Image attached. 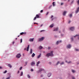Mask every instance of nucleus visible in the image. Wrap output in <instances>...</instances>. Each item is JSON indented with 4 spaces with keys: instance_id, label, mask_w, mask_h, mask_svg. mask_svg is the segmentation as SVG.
Wrapping results in <instances>:
<instances>
[{
    "instance_id": "obj_1",
    "label": "nucleus",
    "mask_w": 79,
    "mask_h": 79,
    "mask_svg": "<svg viewBox=\"0 0 79 79\" xmlns=\"http://www.w3.org/2000/svg\"><path fill=\"white\" fill-rule=\"evenodd\" d=\"M53 51H51L50 53H48L46 54V56L47 57H49V56H53Z\"/></svg>"
},
{
    "instance_id": "obj_2",
    "label": "nucleus",
    "mask_w": 79,
    "mask_h": 79,
    "mask_svg": "<svg viewBox=\"0 0 79 79\" xmlns=\"http://www.w3.org/2000/svg\"><path fill=\"white\" fill-rule=\"evenodd\" d=\"M40 18V16H39V15L37 14L36 15V17H35L34 19H33V20L34 21H35V19H36V18Z\"/></svg>"
},
{
    "instance_id": "obj_3",
    "label": "nucleus",
    "mask_w": 79,
    "mask_h": 79,
    "mask_svg": "<svg viewBox=\"0 0 79 79\" xmlns=\"http://www.w3.org/2000/svg\"><path fill=\"white\" fill-rule=\"evenodd\" d=\"M44 39L45 38L44 37H42L40 38H39L38 41H39V42H41V41H43Z\"/></svg>"
},
{
    "instance_id": "obj_4",
    "label": "nucleus",
    "mask_w": 79,
    "mask_h": 79,
    "mask_svg": "<svg viewBox=\"0 0 79 79\" xmlns=\"http://www.w3.org/2000/svg\"><path fill=\"white\" fill-rule=\"evenodd\" d=\"M21 56V55L20 54H18L16 56V58H19Z\"/></svg>"
},
{
    "instance_id": "obj_5",
    "label": "nucleus",
    "mask_w": 79,
    "mask_h": 79,
    "mask_svg": "<svg viewBox=\"0 0 79 79\" xmlns=\"http://www.w3.org/2000/svg\"><path fill=\"white\" fill-rule=\"evenodd\" d=\"M34 38H30L29 39V41L30 42H33L34 41Z\"/></svg>"
},
{
    "instance_id": "obj_6",
    "label": "nucleus",
    "mask_w": 79,
    "mask_h": 79,
    "mask_svg": "<svg viewBox=\"0 0 79 79\" xmlns=\"http://www.w3.org/2000/svg\"><path fill=\"white\" fill-rule=\"evenodd\" d=\"M70 29L71 30V31H73L74 30V27H71L70 28Z\"/></svg>"
},
{
    "instance_id": "obj_7",
    "label": "nucleus",
    "mask_w": 79,
    "mask_h": 79,
    "mask_svg": "<svg viewBox=\"0 0 79 79\" xmlns=\"http://www.w3.org/2000/svg\"><path fill=\"white\" fill-rule=\"evenodd\" d=\"M29 45H28L27 48V49H26L27 51L28 52V51H29Z\"/></svg>"
},
{
    "instance_id": "obj_8",
    "label": "nucleus",
    "mask_w": 79,
    "mask_h": 79,
    "mask_svg": "<svg viewBox=\"0 0 79 79\" xmlns=\"http://www.w3.org/2000/svg\"><path fill=\"white\" fill-rule=\"evenodd\" d=\"M41 56V53H40L39 55L37 57V58L39 59Z\"/></svg>"
},
{
    "instance_id": "obj_9",
    "label": "nucleus",
    "mask_w": 79,
    "mask_h": 79,
    "mask_svg": "<svg viewBox=\"0 0 79 79\" xmlns=\"http://www.w3.org/2000/svg\"><path fill=\"white\" fill-rule=\"evenodd\" d=\"M40 63V61H38L36 64V66H39V64Z\"/></svg>"
},
{
    "instance_id": "obj_10",
    "label": "nucleus",
    "mask_w": 79,
    "mask_h": 79,
    "mask_svg": "<svg viewBox=\"0 0 79 79\" xmlns=\"http://www.w3.org/2000/svg\"><path fill=\"white\" fill-rule=\"evenodd\" d=\"M79 11V7L78 8L77 10L75 11L76 13H77Z\"/></svg>"
},
{
    "instance_id": "obj_11",
    "label": "nucleus",
    "mask_w": 79,
    "mask_h": 79,
    "mask_svg": "<svg viewBox=\"0 0 79 79\" xmlns=\"http://www.w3.org/2000/svg\"><path fill=\"white\" fill-rule=\"evenodd\" d=\"M35 64V62H32L31 63V66H33V65H34Z\"/></svg>"
},
{
    "instance_id": "obj_12",
    "label": "nucleus",
    "mask_w": 79,
    "mask_h": 79,
    "mask_svg": "<svg viewBox=\"0 0 79 79\" xmlns=\"http://www.w3.org/2000/svg\"><path fill=\"white\" fill-rule=\"evenodd\" d=\"M66 13H67V11H64V12H63V15H64V16H65V15H66Z\"/></svg>"
},
{
    "instance_id": "obj_13",
    "label": "nucleus",
    "mask_w": 79,
    "mask_h": 79,
    "mask_svg": "<svg viewBox=\"0 0 79 79\" xmlns=\"http://www.w3.org/2000/svg\"><path fill=\"white\" fill-rule=\"evenodd\" d=\"M71 47V46L70 44H69L67 46V48H70Z\"/></svg>"
},
{
    "instance_id": "obj_14",
    "label": "nucleus",
    "mask_w": 79,
    "mask_h": 79,
    "mask_svg": "<svg viewBox=\"0 0 79 79\" xmlns=\"http://www.w3.org/2000/svg\"><path fill=\"white\" fill-rule=\"evenodd\" d=\"M51 74L50 73H49L48 74V76L49 77H50V76H51Z\"/></svg>"
},
{
    "instance_id": "obj_15",
    "label": "nucleus",
    "mask_w": 79,
    "mask_h": 79,
    "mask_svg": "<svg viewBox=\"0 0 79 79\" xmlns=\"http://www.w3.org/2000/svg\"><path fill=\"white\" fill-rule=\"evenodd\" d=\"M35 55V54L34 53H33L31 55V57H34Z\"/></svg>"
},
{
    "instance_id": "obj_16",
    "label": "nucleus",
    "mask_w": 79,
    "mask_h": 79,
    "mask_svg": "<svg viewBox=\"0 0 79 79\" xmlns=\"http://www.w3.org/2000/svg\"><path fill=\"white\" fill-rule=\"evenodd\" d=\"M26 34V32L24 33V32H23L20 33V35H23V34Z\"/></svg>"
},
{
    "instance_id": "obj_17",
    "label": "nucleus",
    "mask_w": 79,
    "mask_h": 79,
    "mask_svg": "<svg viewBox=\"0 0 79 79\" xmlns=\"http://www.w3.org/2000/svg\"><path fill=\"white\" fill-rule=\"evenodd\" d=\"M44 69H39V72H40L42 71H44Z\"/></svg>"
},
{
    "instance_id": "obj_18",
    "label": "nucleus",
    "mask_w": 79,
    "mask_h": 79,
    "mask_svg": "<svg viewBox=\"0 0 79 79\" xmlns=\"http://www.w3.org/2000/svg\"><path fill=\"white\" fill-rule=\"evenodd\" d=\"M43 48V47H42L40 46L38 47V48L39 49H40H40H42Z\"/></svg>"
},
{
    "instance_id": "obj_19",
    "label": "nucleus",
    "mask_w": 79,
    "mask_h": 79,
    "mask_svg": "<svg viewBox=\"0 0 79 79\" xmlns=\"http://www.w3.org/2000/svg\"><path fill=\"white\" fill-rule=\"evenodd\" d=\"M8 66L9 67V68H10L12 67L11 65L10 64H8Z\"/></svg>"
},
{
    "instance_id": "obj_20",
    "label": "nucleus",
    "mask_w": 79,
    "mask_h": 79,
    "mask_svg": "<svg viewBox=\"0 0 79 79\" xmlns=\"http://www.w3.org/2000/svg\"><path fill=\"white\" fill-rule=\"evenodd\" d=\"M32 49H31L30 51V54H32Z\"/></svg>"
},
{
    "instance_id": "obj_21",
    "label": "nucleus",
    "mask_w": 79,
    "mask_h": 79,
    "mask_svg": "<svg viewBox=\"0 0 79 79\" xmlns=\"http://www.w3.org/2000/svg\"><path fill=\"white\" fill-rule=\"evenodd\" d=\"M77 36V37H78V38L79 40V35H76L75 36H74V37H76Z\"/></svg>"
},
{
    "instance_id": "obj_22",
    "label": "nucleus",
    "mask_w": 79,
    "mask_h": 79,
    "mask_svg": "<svg viewBox=\"0 0 79 79\" xmlns=\"http://www.w3.org/2000/svg\"><path fill=\"white\" fill-rule=\"evenodd\" d=\"M53 24H52L50 26V27H53Z\"/></svg>"
},
{
    "instance_id": "obj_23",
    "label": "nucleus",
    "mask_w": 79,
    "mask_h": 79,
    "mask_svg": "<svg viewBox=\"0 0 79 79\" xmlns=\"http://www.w3.org/2000/svg\"><path fill=\"white\" fill-rule=\"evenodd\" d=\"M23 75V72H22L20 74V76H22Z\"/></svg>"
},
{
    "instance_id": "obj_24",
    "label": "nucleus",
    "mask_w": 79,
    "mask_h": 79,
    "mask_svg": "<svg viewBox=\"0 0 79 79\" xmlns=\"http://www.w3.org/2000/svg\"><path fill=\"white\" fill-rule=\"evenodd\" d=\"M72 16H73V15H72V14H70L69 15V16L70 18H71V17H72Z\"/></svg>"
},
{
    "instance_id": "obj_25",
    "label": "nucleus",
    "mask_w": 79,
    "mask_h": 79,
    "mask_svg": "<svg viewBox=\"0 0 79 79\" xmlns=\"http://www.w3.org/2000/svg\"><path fill=\"white\" fill-rule=\"evenodd\" d=\"M52 5H53V6H55V2H53L52 3Z\"/></svg>"
},
{
    "instance_id": "obj_26",
    "label": "nucleus",
    "mask_w": 79,
    "mask_h": 79,
    "mask_svg": "<svg viewBox=\"0 0 79 79\" xmlns=\"http://www.w3.org/2000/svg\"><path fill=\"white\" fill-rule=\"evenodd\" d=\"M27 76L28 78H30V77H30L29 75H27Z\"/></svg>"
},
{
    "instance_id": "obj_27",
    "label": "nucleus",
    "mask_w": 79,
    "mask_h": 79,
    "mask_svg": "<svg viewBox=\"0 0 79 79\" xmlns=\"http://www.w3.org/2000/svg\"><path fill=\"white\" fill-rule=\"evenodd\" d=\"M59 43H60V41H57V42L56 43V44L57 45H58V44H59Z\"/></svg>"
},
{
    "instance_id": "obj_28",
    "label": "nucleus",
    "mask_w": 79,
    "mask_h": 79,
    "mask_svg": "<svg viewBox=\"0 0 79 79\" xmlns=\"http://www.w3.org/2000/svg\"><path fill=\"white\" fill-rule=\"evenodd\" d=\"M65 62H66V63H71V61H69V62H68L67 60H66L65 61Z\"/></svg>"
},
{
    "instance_id": "obj_29",
    "label": "nucleus",
    "mask_w": 79,
    "mask_h": 79,
    "mask_svg": "<svg viewBox=\"0 0 79 79\" xmlns=\"http://www.w3.org/2000/svg\"><path fill=\"white\" fill-rule=\"evenodd\" d=\"M25 64H26L24 65V66H26V65H27V62H25Z\"/></svg>"
},
{
    "instance_id": "obj_30",
    "label": "nucleus",
    "mask_w": 79,
    "mask_h": 79,
    "mask_svg": "<svg viewBox=\"0 0 79 79\" xmlns=\"http://www.w3.org/2000/svg\"><path fill=\"white\" fill-rule=\"evenodd\" d=\"M72 71L73 73H75L76 72V71H75L74 70H72Z\"/></svg>"
},
{
    "instance_id": "obj_31",
    "label": "nucleus",
    "mask_w": 79,
    "mask_h": 79,
    "mask_svg": "<svg viewBox=\"0 0 79 79\" xmlns=\"http://www.w3.org/2000/svg\"><path fill=\"white\" fill-rule=\"evenodd\" d=\"M59 63H60V61H58L57 63V64H56V65H58V64Z\"/></svg>"
},
{
    "instance_id": "obj_32",
    "label": "nucleus",
    "mask_w": 79,
    "mask_h": 79,
    "mask_svg": "<svg viewBox=\"0 0 79 79\" xmlns=\"http://www.w3.org/2000/svg\"><path fill=\"white\" fill-rule=\"evenodd\" d=\"M22 41H23V39H20V43H22Z\"/></svg>"
},
{
    "instance_id": "obj_33",
    "label": "nucleus",
    "mask_w": 79,
    "mask_h": 79,
    "mask_svg": "<svg viewBox=\"0 0 79 79\" xmlns=\"http://www.w3.org/2000/svg\"><path fill=\"white\" fill-rule=\"evenodd\" d=\"M7 72V71L5 70V72H3V73H4V74H5V73H6Z\"/></svg>"
},
{
    "instance_id": "obj_34",
    "label": "nucleus",
    "mask_w": 79,
    "mask_h": 79,
    "mask_svg": "<svg viewBox=\"0 0 79 79\" xmlns=\"http://www.w3.org/2000/svg\"><path fill=\"white\" fill-rule=\"evenodd\" d=\"M55 30H56V31H58V27L55 28Z\"/></svg>"
},
{
    "instance_id": "obj_35",
    "label": "nucleus",
    "mask_w": 79,
    "mask_h": 79,
    "mask_svg": "<svg viewBox=\"0 0 79 79\" xmlns=\"http://www.w3.org/2000/svg\"><path fill=\"white\" fill-rule=\"evenodd\" d=\"M52 5L50 6L49 7V9H50V8H51V7H52Z\"/></svg>"
},
{
    "instance_id": "obj_36",
    "label": "nucleus",
    "mask_w": 79,
    "mask_h": 79,
    "mask_svg": "<svg viewBox=\"0 0 79 79\" xmlns=\"http://www.w3.org/2000/svg\"><path fill=\"white\" fill-rule=\"evenodd\" d=\"M43 11H44L43 10H40V13H43Z\"/></svg>"
},
{
    "instance_id": "obj_37",
    "label": "nucleus",
    "mask_w": 79,
    "mask_h": 79,
    "mask_svg": "<svg viewBox=\"0 0 79 79\" xmlns=\"http://www.w3.org/2000/svg\"><path fill=\"white\" fill-rule=\"evenodd\" d=\"M77 4L79 5V0L77 1Z\"/></svg>"
},
{
    "instance_id": "obj_38",
    "label": "nucleus",
    "mask_w": 79,
    "mask_h": 79,
    "mask_svg": "<svg viewBox=\"0 0 79 79\" xmlns=\"http://www.w3.org/2000/svg\"><path fill=\"white\" fill-rule=\"evenodd\" d=\"M64 64V62H62L61 64H60L61 65L62 64Z\"/></svg>"
},
{
    "instance_id": "obj_39",
    "label": "nucleus",
    "mask_w": 79,
    "mask_h": 79,
    "mask_svg": "<svg viewBox=\"0 0 79 79\" xmlns=\"http://www.w3.org/2000/svg\"><path fill=\"white\" fill-rule=\"evenodd\" d=\"M31 71H34V70L33 69H31Z\"/></svg>"
},
{
    "instance_id": "obj_40",
    "label": "nucleus",
    "mask_w": 79,
    "mask_h": 79,
    "mask_svg": "<svg viewBox=\"0 0 79 79\" xmlns=\"http://www.w3.org/2000/svg\"><path fill=\"white\" fill-rule=\"evenodd\" d=\"M22 68H23V67H21L19 69V70H21V69H22Z\"/></svg>"
},
{
    "instance_id": "obj_41",
    "label": "nucleus",
    "mask_w": 79,
    "mask_h": 79,
    "mask_svg": "<svg viewBox=\"0 0 79 79\" xmlns=\"http://www.w3.org/2000/svg\"><path fill=\"white\" fill-rule=\"evenodd\" d=\"M10 77H8L6 78V79H10Z\"/></svg>"
},
{
    "instance_id": "obj_42",
    "label": "nucleus",
    "mask_w": 79,
    "mask_h": 79,
    "mask_svg": "<svg viewBox=\"0 0 79 79\" xmlns=\"http://www.w3.org/2000/svg\"><path fill=\"white\" fill-rule=\"evenodd\" d=\"M43 31H45V30H42L41 31H40V32H43Z\"/></svg>"
},
{
    "instance_id": "obj_43",
    "label": "nucleus",
    "mask_w": 79,
    "mask_h": 79,
    "mask_svg": "<svg viewBox=\"0 0 79 79\" xmlns=\"http://www.w3.org/2000/svg\"><path fill=\"white\" fill-rule=\"evenodd\" d=\"M71 39L72 40V41H73V38H71Z\"/></svg>"
},
{
    "instance_id": "obj_44",
    "label": "nucleus",
    "mask_w": 79,
    "mask_h": 79,
    "mask_svg": "<svg viewBox=\"0 0 79 79\" xmlns=\"http://www.w3.org/2000/svg\"><path fill=\"white\" fill-rule=\"evenodd\" d=\"M17 73V74H19V71H18Z\"/></svg>"
},
{
    "instance_id": "obj_45",
    "label": "nucleus",
    "mask_w": 79,
    "mask_h": 79,
    "mask_svg": "<svg viewBox=\"0 0 79 79\" xmlns=\"http://www.w3.org/2000/svg\"><path fill=\"white\" fill-rule=\"evenodd\" d=\"M48 14V12L46 14V15H47Z\"/></svg>"
},
{
    "instance_id": "obj_46",
    "label": "nucleus",
    "mask_w": 79,
    "mask_h": 79,
    "mask_svg": "<svg viewBox=\"0 0 79 79\" xmlns=\"http://www.w3.org/2000/svg\"><path fill=\"white\" fill-rule=\"evenodd\" d=\"M48 50H49V49H50V47H48Z\"/></svg>"
},
{
    "instance_id": "obj_47",
    "label": "nucleus",
    "mask_w": 79,
    "mask_h": 79,
    "mask_svg": "<svg viewBox=\"0 0 79 79\" xmlns=\"http://www.w3.org/2000/svg\"><path fill=\"white\" fill-rule=\"evenodd\" d=\"M75 50L76 51H79V49H76Z\"/></svg>"
},
{
    "instance_id": "obj_48",
    "label": "nucleus",
    "mask_w": 79,
    "mask_h": 79,
    "mask_svg": "<svg viewBox=\"0 0 79 79\" xmlns=\"http://www.w3.org/2000/svg\"><path fill=\"white\" fill-rule=\"evenodd\" d=\"M15 44V42L13 41L12 42V44L13 45Z\"/></svg>"
},
{
    "instance_id": "obj_49",
    "label": "nucleus",
    "mask_w": 79,
    "mask_h": 79,
    "mask_svg": "<svg viewBox=\"0 0 79 79\" xmlns=\"http://www.w3.org/2000/svg\"><path fill=\"white\" fill-rule=\"evenodd\" d=\"M64 3H61V5H63Z\"/></svg>"
},
{
    "instance_id": "obj_50",
    "label": "nucleus",
    "mask_w": 79,
    "mask_h": 79,
    "mask_svg": "<svg viewBox=\"0 0 79 79\" xmlns=\"http://www.w3.org/2000/svg\"><path fill=\"white\" fill-rule=\"evenodd\" d=\"M53 17V15H52V16L51 17V18H52Z\"/></svg>"
},
{
    "instance_id": "obj_51",
    "label": "nucleus",
    "mask_w": 79,
    "mask_h": 79,
    "mask_svg": "<svg viewBox=\"0 0 79 79\" xmlns=\"http://www.w3.org/2000/svg\"><path fill=\"white\" fill-rule=\"evenodd\" d=\"M0 69H2V67L0 66Z\"/></svg>"
},
{
    "instance_id": "obj_52",
    "label": "nucleus",
    "mask_w": 79,
    "mask_h": 79,
    "mask_svg": "<svg viewBox=\"0 0 79 79\" xmlns=\"http://www.w3.org/2000/svg\"><path fill=\"white\" fill-rule=\"evenodd\" d=\"M42 26H43V24H41V25H40V27H42Z\"/></svg>"
},
{
    "instance_id": "obj_53",
    "label": "nucleus",
    "mask_w": 79,
    "mask_h": 79,
    "mask_svg": "<svg viewBox=\"0 0 79 79\" xmlns=\"http://www.w3.org/2000/svg\"><path fill=\"white\" fill-rule=\"evenodd\" d=\"M41 77H43V75H41Z\"/></svg>"
},
{
    "instance_id": "obj_54",
    "label": "nucleus",
    "mask_w": 79,
    "mask_h": 79,
    "mask_svg": "<svg viewBox=\"0 0 79 79\" xmlns=\"http://www.w3.org/2000/svg\"><path fill=\"white\" fill-rule=\"evenodd\" d=\"M71 23V21H69V23Z\"/></svg>"
},
{
    "instance_id": "obj_55",
    "label": "nucleus",
    "mask_w": 79,
    "mask_h": 79,
    "mask_svg": "<svg viewBox=\"0 0 79 79\" xmlns=\"http://www.w3.org/2000/svg\"><path fill=\"white\" fill-rule=\"evenodd\" d=\"M23 56H24V54H23Z\"/></svg>"
},
{
    "instance_id": "obj_56",
    "label": "nucleus",
    "mask_w": 79,
    "mask_h": 79,
    "mask_svg": "<svg viewBox=\"0 0 79 79\" xmlns=\"http://www.w3.org/2000/svg\"><path fill=\"white\" fill-rule=\"evenodd\" d=\"M53 31H56V30H55V29H54V30H53Z\"/></svg>"
},
{
    "instance_id": "obj_57",
    "label": "nucleus",
    "mask_w": 79,
    "mask_h": 79,
    "mask_svg": "<svg viewBox=\"0 0 79 79\" xmlns=\"http://www.w3.org/2000/svg\"><path fill=\"white\" fill-rule=\"evenodd\" d=\"M24 50H26V48H24Z\"/></svg>"
},
{
    "instance_id": "obj_58",
    "label": "nucleus",
    "mask_w": 79,
    "mask_h": 79,
    "mask_svg": "<svg viewBox=\"0 0 79 79\" xmlns=\"http://www.w3.org/2000/svg\"><path fill=\"white\" fill-rule=\"evenodd\" d=\"M59 33H61V31H59Z\"/></svg>"
},
{
    "instance_id": "obj_59",
    "label": "nucleus",
    "mask_w": 79,
    "mask_h": 79,
    "mask_svg": "<svg viewBox=\"0 0 79 79\" xmlns=\"http://www.w3.org/2000/svg\"><path fill=\"white\" fill-rule=\"evenodd\" d=\"M59 42H61V41H59Z\"/></svg>"
},
{
    "instance_id": "obj_60",
    "label": "nucleus",
    "mask_w": 79,
    "mask_h": 79,
    "mask_svg": "<svg viewBox=\"0 0 79 79\" xmlns=\"http://www.w3.org/2000/svg\"><path fill=\"white\" fill-rule=\"evenodd\" d=\"M71 3H73V1H72Z\"/></svg>"
},
{
    "instance_id": "obj_61",
    "label": "nucleus",
    "mask_w": 79,
    "mask_h": 79,
    "mask_svg": "<svg viewBox=\"0 0 79 79\" xmlns=\"http://www.w3.org/2000/svg\"><path fill=\"white\" fill-rule=\"evenodd\" d=\"M34 24H36V23H34Z\"/></svg>"
},
{
    "instance_id": "obj_62",
    "label": "nucleus",
    "mask_w": 79,
    "mask_h": 79,
    "mask_svg": "<svg viewBox=\"0 0 79 79\" xmlns=\"http://www.w3.org/2000/svg\"><path fill=\"white\" fill-rule=\"evenodd\" d=\"M18 37H19V35H18Z\"/></svg>"
},
{
    "instance_id": "obj_63",
    "label": "nucleus",
    "mask_w": 79,
    "mask_h": 79,
    "mask_svg": "<svg viewBox=\"0 0 79 79\" xmlns=\"http://www.w3.org/2000/svg\"><path fill=\"white\" fill-rule=\"evenodd\" d=\"M17 38H16L15 39V40H17Z\"/></svg>"
},
{
    "instance_id": "obj_64",
    "label": "nucleus",
    "mask_w": 79,
    "mask_h": 79,
    "mask_svg": "<svg viewBox=\"0 0 79 79\" xmlns=\"http://www.w3.org/2000/svg\"><path fill=\"white\" fill-rule=\"evenodd\" d=\"M36 24H38V23H36Z\"/></svg>"
}]
</instances>
